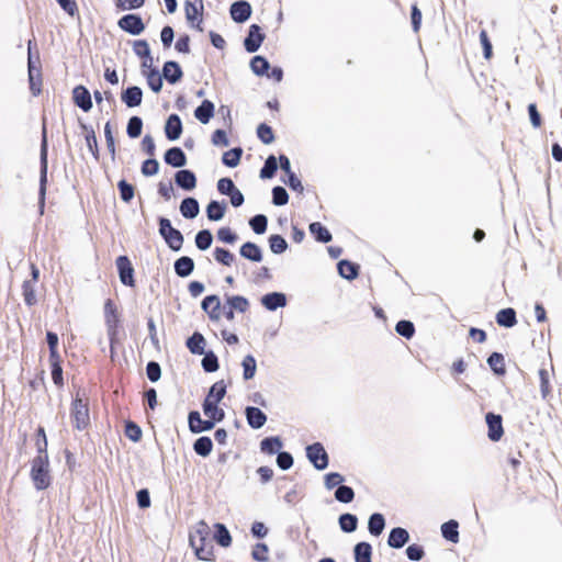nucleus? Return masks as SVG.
Instances as JSON below:
<instances>
[{"instance_id": "1", "label": "nucleus", "mask_w": 562, "mask_h": 562, "mask_svg": "<svg viewBox=\"0 0 562 562\" xmlns=\"http://www.w3.org/2000/svg\"><path fill=\"white\" fill-rule=\"evenodd\" d=\"M189 543L199 560L211 561L213 559L214 547L211 529L205 521L200 520L192 527L189 533Z\"/></svg>"}, {"instance_id": "2", "label": "nucleus", "mask_w": 562, "mask_h": 562, "mask_svg": "<svg viewBox=\"0 0 562 562\" xmlns=\"http://www.w3.org/2000/svg\"><path fill=\"white\" fill-rule=\"evenodd\" d=\"M31 477L35 487L40 491L50 485L48 454L41 447L38 448V456L32 463Z\"/></svg>"}, {"instance_id": "3", "label": "nucleus", "mask_w": 562, "mask_h": 562, "mask_svg": "<svg viewBox=\"0 0 562 562\" xmlns=\"http://www.w3.org/2000/svg\"><path fill=\"white\" fill-rule=\"evenodd\" d=\"M204 5L202 0H186L184 12L186 19L191 27L202 32Z\"/></svg>"}, {"instance_id": "4", "label": "nucleus", "mask_w": 562, "mask_h": 562, "mask_svg": "<svg viewBox=\"0 0 562 562\" xmlns=\"http://www.w3.org/2000/svg\"><path fill=\"white\" fill-rule=\"evenodd\" d=\"M104 319L110 341L113 344L117 336L120 314L111 300H106L104 303Z\"/></svg>"}, {"instance_id": "5", "label": "nucleus", "mask_w": 562, "mask_h": 562, "mask_svg": "<svg viewBox=\"0 0 562 562\" xmlns=\"http://www.w3.org/2000/svg\"><path fill=\"white\" fill-rule=\"evenodd\" d=\"M159 232L165 238L166 243L173 250H179L183 243L181 233L171 226V223L167 218H161L159 223Z\"/></svg>"}, {"instance_id": "6", "label": "nucleus", "mask_w": 562, "mask_h": 562, "mask_svg": "<svg viewBox=\"0 0 562 562\" xmlns=\"http://www.w3.org/2000/svg\"><path fill=\"white\" fill-rule=\"evenodd\" d=\"M71 416L77 429L87 428L90 423L88 404L81 398H76L72 404Z\"/></svg>"}, {"instance_id": "7", "label": "nucleus", "mask_w": 562, "mask_h": 562, "mask_svg": "<svg viewBox=\"0 0 562 562\" xmlns=\"http://www.w3.org/2000/svg\"><path fill=\"white\" fill-rule=\"evenodd\" d=\"M306 456L308 460L317 470H324L328 465V456L324 447L316 442L306 448Z\"/></svg>"}, {"instance_id": "8", "label": "nucleus", "mask_w": 562, "mask_h": 562, "mask_svg": "<svg viewBox=\"0 0 562 562\" xmlns=\"http://www.w3.org/2000/svg\"><path fill=\"white\" fill-rule=\"evenodd\" d=\"M485 422L487 424V437L490 440L496 442L501 440L504 435V428L502 423V416L493 413H487L485 416Z\"/></svg>"}, {"instance_id": "9", "label": "nucleus", "mask_w": 562, "mask_h": 562, "mask_svg": "<svg viewBox=\"0 0 562 562\" xmlns=\"http://www.w3.org/2000/svg\"><path fill=\"white\" fill-rule=\"evenodd\" d=\"M116 267L120 274V280L123 284L133 286L134 285V269L130 259L126 256H120L116 259Z\"/></svg>"}, {"instance_id": "10", "label": "nucleus", "mask_w": 562, "mask_h": 562, "mask_svg": "<svg viewBox=\"0 0 562 562\" xmlns=\"http://www.w3.org/2000/svg\"><path fill=\"white\" fill-rule=\"evenodd\" d=\"M119 25L122 30H124L131 34H134V35L142 33L144 30V23H143L142 19L134 14H128V15L123 16L119 21Z\"/></svg>"}, {"instance_id": "11", "label": "nucleus", "mask_w": 562, "mask_h": 562, "mask_svg": "<svg viewBox=\"0 0 562 562\" xmlns=\"http://www.w3.org/2000/svg\"><path fill=\"white\" fill-rule=\"evenodd\" d=\"M214 420L207 418L203 420L199 412H191L189 414V428L192 432H202L211 430L214 427Z\"/></svg>"}, {"instance_id": "12", "label": "nucleus", "mask_w": 562, "mask_h": 562, "mask_svg": "<svg viewBox=\"0 0 562 562\" xmlns=\"http://www.w3.org/2000/svg\"><path fill=\"white\" fill-rule=\"evenodd\" d=\"M251 7L247 1L234 2L231 7V15L235 22L243 23L249 19Z\"/></svg>"}, {"instance_id": "13", "label": "nucleus", "mask_w": 562, "mask_h": 562, "mask_svg": "<svg viewBox=\"0 0 562 562\" xmlns=\"http://www.w3.org/2000/svg\"><path fill=\"white\" fill-rule=\"evenodd\" d=\"M165 133L169 140H177L182 133V123L177 114H171L166 122Z\"/></svg>"}, {"instance_id": "14", "label": "nucleus", "mask_w": 562, "mask_h": 562, "mask_svg": "<svg viewBox=\"0 0 562 562\" xmlns=\"http://www.w3.org/2000/svg\"><path fill=\"white\" fill-rule=\"evenodd\" d=\"M261 304L269 311H276L286 305V296L280 292H272L261 297Z\"/></svg>"}, {"instance_id": "15", "label": "nucleus", "mask_w": 562, "mask_h": 562, "mask_svg": "<svg viewBox=\"0 0 562 562\" xmlns=\"http://www.w3.org/2000/svg\"><path fill=\"white\" fill-rule=\"evenodd\" d=\"M31 41H29V80L30 89L34 95L41 92L40 70L35 68L31 56Z\"/></svg>"}, {"instance_id": "16", "label": "nucleus", "mask_w": 562, "mask_h": 562, "mask_svg": "<svg viewBox=\"0 0 562 562\" xmlns=\"http://www.w3.org/2000/svg\"><path fill=\"white\" fill-rule=\"evenodd\" d=\"M72 98L75 103L85 112H88L92 108L90 92L85 87H76L72 91Z\"/></svg>"}, {"instance_id": "17", "label": "nucleus", "mask_w": 562, "mask_h": 562, "mask_svg": "<svg viewBox=\"0 0 562 562\" xmlns=\"http://www.w3.org/2000/svg\"><path fill=\"white\" fill-rule=\"evenodd\" d=\"M262 41L263 35L260 32V27L256 24H252L249 29V34L245 40V48L248 52L254 53L260 47Z\"/></svg>"}, {"instance_id": "18", "label": "nucleus", "mask_w": 562, "mask_h": 562, "mask_svg": "<svg viewBox=\"0 0 562 562\" xmlns=\"http://www.w3.org/2000/svg\"><path fill=\"white\" fill-rule=\"evenodd\" d=\"M218 403L216 401H212L210 398H205L203 403V413L206 418H210L214 422H221L225 414L222 408L218 407Z\"/></svg>"}, {"instance_id": "19", "label": "nucleus", "mask_w": 562, "mask_h": 562, "mask_svg": "<svg viewBox=\"0 0 562 562\" xmlns=\"http://www.w3.org/2000/svg\"><path fill=\"white\" fill-rule=\"evenodd\" d=\"M214 111V103L209 100H204L202 104L195 109L194 116L200 123L207 124L213 117Z\"/></svg>"}, {"instance_id": "20", "label": "nucleus", "mask_w": 562, "mask_h": 562, "mask_svg": "<svg viewBox=\"0 0 562 562\" xmlns=\"http://www.w3.org/2000/svg\"><path fill=\"white\" fill-rule=\"evenodd\" d=\"M246 418L249 426L255 429L261 428L267 422V416L261 409L250 406L246 408Z\"/></svg>"}, {"instance_id": "21", "label": "nucleus", "mask_w": 562, "mask_h": 562, "mask_svg": "<svg viewBox=\"0 0 562 562\" xmlns=\"http://www.w3.org/2000/svg\"><path fill=\"white\" fill-rule=\"evenodd\" d=\"M221 302L216 295L206 296L202 302V308L209 314L212 319L218 321Z\"/></svg>"}, {"instance_id": "22", "label": "nucleus", "mask_w": 562, "mask_h": 562, "mask_svg": "<svg viewBox=\"0 0 562 562\" xmlns=\"http://www.w3.org/2000/svg\"><path fill=\"white\" fill-rule=\"evenodd\" d=\"M176 183L184 190H192L196 186V179L192 171L180 170L176 173Z\"/></svg>"}, {"instance_id": "23", "label": "nucleus", "mask_w": 562, "mask_h": 562, "mask_svg": "<svg viewBox=\"0 0 562 562\" xmlns=\"http://www.w3.org/2000/svg\"><path fill=\"white\" fill-rule=\"evenodd\" d=\"M165 161L172 167H182L187 164V158L180 148L173 147L166 151Z\"/></svg>"}, {"instance_id": "24", "label": "nucleus", "mask_w": 562, "mask_h": 562, "mask_svg": "<svg viewBox=\"0 0 562 562\" xmlns=\"http://www.w3.org/2000/svg\"><path fill=\"white\" fill-rule=\"evenodd\" d=\"M143 92L138 87H131L122 94L123 102L128 108L137 106L142 103Z\"/></svg>"}, {"instance_id": "25", "label": "nucleus", "mask_w": 562, "mask_h": 562, "mask_svg": "<svg viewBox=\"0 0 562 562\" xmlns=\"http://www.w3.org/2000/svg\"><path fill=\"white\" fill-rule=\"evenodd\" d=\"M408 532L403 528H394L390 532L387 543L392 548H402L408 541Z\"/></svg>"}, {"instance_id": "26", "label": "nucleus", "mask_w": 562, "mask_h": 562, "mask_svg": "<svg viewBox=\"0 0 562 562\" xmlns=\"http://www.w3.org/2000/svg\"><path fill=\"white\" fill-rule=\"evenodd\" d=\"M199 203L193 198H187L181 202L180 212L187 218H194L199 214Z\"/></svg>"}, {"instance_id": "27", "label": "nucleus", "mask_w": 562, "mask_h": 562, "mask_svg": "<svg viewBox=\"0 0 562 562\" xmlns=\"http://www.w3.org/2000/svg\"><path fill=\"white\" fill-rule=\"evenodd\" d=\"M226 306L233 311L244 313L248 310L249 302L246 297H244L241 295H227L226 296Z\"/></svg>"}, {"instance_id": "28", "label": "nucleus", "mask_w": 562, "mask_h": 562, "mask_svg": "<svg viewBox=\"0 0 562 562\" xmlns=\"http://www.w3.org/2000/svg\"><path fill=\"white\" fill-rule=\"evenodd\" d=\"M240 255L255 262H259L262 259L260 248L252 243H245L240 248Z\"/></svg>"}, {"instance_id": "29", "label": "nucleus", "mask_w": 562, "mask_h": 562, "mask_svg": "<svg viewBox=\"0 0 562 562\" xmlns=\"http://www.w3.org/2000/svg\"><path fill=\"white\" fill-rule=\"evenodd\" d=\"M458 522L456 520H450L448 522L442 524L441 532L443 538L447 540L457 543L459 541V531H458Z\"/></svg>"}, {"instance_id": "30", "label": "nucleus", "mask_w": 562, "mask_h": 562, "mask_svg": "<svg viewBox=\"0 0 562 562\" xmlns=\"http://www.w3.org/2000/svg\"><path fill=\"white\" fill-rule=\"evenodd\" d=\"M498 325L504 327H513L516 324V313L513 308L501 310L496 315Z\"/></svg>"}, {"instance_id": "31", "label": "nucleus", "mask_w": 562, "mask_h": 562, "mask_svg": "<svg viewBox=\"0 0 562 562\" xmlns=\"http://www.w3.org/2000/svg\"><path fill=\"white\" fill-rule=\"evenodd\" d=\"M225 209V204L217 201L210 202L206 207L207 218L210 221H221L224 217Z\"/></svg>"}, {"instance_id": "32", "label": "nucleus", "mask_w": 562, "mask_h": 562, "mask_svg": "<svg viewBox=\"0 0 562 562\" xmlns=\"http://www.w3.org/2000/svg\"><path fill=\"white\" fill-rule=\"evenodd\" d=\"M162 71L164 77L171 83L177 82L182 76L180 67L173 61L166 63Z\"/></svg>"}, {"instance_id": "33", "label": "nucleus", "mask_w": 562, "mask_h": 562, "mask_svg": "<svg viewBox=\"0 0 562 562\" xmlns=\"http://www.w3.org/2000/svg\"><path fill=\"white\" fill-rule=\"evenodd\" d=\"M193 268V260L189 257H181L175 263L176 273L180 277H188Z\"/></svg>"}, {"instance_id": "34", "label": "nucleus", "mask_w": 562, "mask_h": 562, "mask_svg": "<svg viewBox=\"0 0 562 562\" xmlns=\"http://www.w3.org/2000/svg\"><path fill=\"white\" fill-rule=\"evenodd\" d=\"M187 346L192 353L202 355L204 353L205 339L201 334L195 333L188 339Z\"/></svg>"}, {"instance_id": "35", "label": "nucleus", "mask_w": 562, "mask_h": 562, "mask_svg": "<svg viewBox=\"0 0 562 562\" xmlns=\"http://www.w3.org/2000/svg\"><path fill=\"white\" fill-rule=\"evenodd\" d=\"M371 546L367 542H360L355 547L356 562H371Z\"/></svg>"}, {"instance_id": "36", "label": "nucleus", "mask_w": 562, "mask_h": 562, "mask_svg": "<svg viewBox=\"0 0 562 562\" xmlns=\"http://www.w3.org/2000/svg\"><path fill=\"white\" fill-rule=\"evenodd\" d=\"M310 232L318 241L328 243L331 239V234L329 231L318 222L312 223L310 225Z\"/></svg>"}, {"instance_id": "37", "label": "nucleus", "mask_w": 562, "mask_h": 562, "mask_svg": "<svg viewBox=\"0 0 562 562\" xmlns=\"http://www.w3.org/2000/svg\"><path fill=\"white\" fill-rule=\"evenodd\" d=\"M282 447V442L279 437H270L266 438L260 443V449L262 452L268 454H274Z\"/></svg>"}, {"instance_id": "38", "label": "nucleus", "mask_w": 562, "mask_h": 562, "mask_svg": "<svg viewBox=\"0 0 562 562\" xmlns=\"http://www.w3.org/2000/svg\"><path fill=\"white\" fill-rule=\"evenodd\" d=\"M250 68L257 76H265L269 70V63L262 56H255L250 61Z\"/></svg>"}, {"instance_id": "39", "label": "nucleus", "mask_w": 562, "mask_h": 562, "mask_svg": "<svg viewBox=\"0 0 562 562\" xmlns=\"http://www.w3.org/2000/svg\"><path fill=\"white\" fill-rule=\"evenodd\" d=\"M339 274L348 280H352L358 276V267L347 260H341L338 263Z\"/></svg>"}, {"instance_id": "40", "label": "nucleus", "mask_w": 562, "mask_h": 562, "mask_svg": "<svg viewBox=\"0 0 562 562\" xmlns=\"http://www.w3.org/2000/svg\"><path fill=\"white\" fill-rule=\"evenodd\" d=\"M216 535L215 540L224 548H227L232 543V537L227 528L223 524H215Z\"/></svg>"}, {"instance_id": "41", "label": "nucleus", "mask_w": 562, "mask_h": 562, "mask_svg": "<svg viewBox=\"0 0 562 562\" xmlns=\"http://www.w3.org/2000/svg\"><path fill=\"white\" fill-rule=\"evenodd\" d=\"M385 522L381 514H373L368 524V528L371 535L379 536L384 529Z\"/></svg>"}, {"instance_id": "42", "label": "nucleus", "mask_w": 562, "mask_h": 562, "mask_svg": "<svg viewBox=\"0 0 562 562\" xmlns=\"http://www.w3.org/2000/svg\"><path fill=\"white\" fill-rule=\"evenodd\" d=\"M42 176H41V202L42 205L44 204V195H45V182H46V171H47V148H46V139L44 138L43 146H42Z\"/></svg>"}, {"instance_id": "43", "label": "nucleus", "mask_w": 562, "mask_h": 562, "mask_svg": "<svg viewBox=\"0 0 562 562\" xmlns=\"http://www.w3.org/2000/svg\"><path fill=\"white\" fill-rule=\"evenodd\" d=\"M213 443L209 437H201L193 445L194 451L202 457H207L211 453Z\"/></svg>"}, {"instance_id": "44", "label": "nucleus", "mask_w": 562, "mask_h": 562, "mask_svg": "<svg viewBox=\"0 0 562 562\" xmlns=\"http://www.w3.org/2000/svg\"><path fill=\"white\" fill-rule=\"evenodd\" d=\"M241 366L244 369V372H243L244 379L245 380L252 379L255 376L256 370H257V364H256L255 358L251 355L246 356L243 359Z\"/></svg>"}, {"instance_id": "45", "label": "nucleus", "mask_w": 562, "mask_h": 562, "mask_svg": "<svg viewBox=\"0 0 562 562\" xmlns=\"http://www.w3.org/2000/svg\"><path fill=\"white\" fill-rule=\"evenodd\" d=\"M144 76L147 78L148 86L154 92H159L162 87V79L156 70H144Z\"/></svg>"}, {"instance_id": "46", "label": "nucleus", "mask_w": 562, "mask_h": 562, "mask_svg": "<svg viewBox=\"0 0 562 562\" xmlns=\"http://www.w3.org/2000/svg\"><path fill=\"white\" fill-rule=\"evenodd\" d=\"M226 394V384L224 381H218L212 385L209 391L207 398L216 402H221Z\"/></svg>"}, {"instance_id": "47", "label": "nucleus", "mask_w": 562, "mask_h": 562, "mask_svg": "<svg viewBox=\"0 0 562 562\" xmlns=\"http://www.w3.org/2000/svg\"><path fill=\"white\" fill-rule=\"evenodd\" d=\"M487 363L491 369L497 374L505 373L504 357L501 353L494 352L487 359Z\"/></svg>"}, {"instance_id": "48", "label": "nucleus", "mask_w": 562, "mask_h": 562, "mask_svg": "<svg viewBox=\"0 0 562 562\" xmlns=\"http://www.w3.org/2000/svg\"><path fill=\"white\" fill-rule=\"evenodd\" d=\"M358 519L355 515L344 514L339 517V526L345 532H352L356 530Z\"/></svg>"}, {"instance_id": "49", "label": "nucleus", "mask_w": 562, "mask_h": 562, "mask_svg": "<svg viewBox=\"0 0 562 562\" xmlns=\"http://www.w3.org/2000/svg\"><path fill=\"white\" fill-rule=\"evenodd\" d=\"M278 168V162L274 156H270L267 158L263 168L260 171V177L263 179H270L273 177L276 170Z\"/></svg>"}, {"instance_id": "50", "label": "nucleus", "mask_w": 562, "mask_h": 562, "mask_svg": "<svg viewBox=\"0 0 562 562\" xmlns=\"http://www.w3.org/2000/svg\"><path fill=\"white\" fill-rule=\"evenodd\" d=\"M269 244L273 254H282L288 247L285 239L280 235L270 236Z\"/></svg>"}, {"instance_id": "51", "label": "nucleus", "mask_w": 562, "mask_h": 562, "mask_svg": "<svg viewBox=\"0 0 562 562\" xmlns=\"http://www.w3.org/2000/svg\"><path fill=\"white\" fill-rule=\"evenodd\" d=\"M241 149L234 148L223 155V162L228 167H236L240 161Z\"/></svg>"}, {"instance_id": "52", "label": "nucleus", "mask_w": 562, "mask_h": 562, "mask_svg": "<svg viewBox=\"0 0 562 562\" xmlns=\"http://www.w3.org/2000/svg\"><path fill=\"white\" fill-rule=\"evenodd\" d=\"M213 237L212 234L209 231H201L198 233L195 237V245L199 249L205 250L207 249L212 244Z\"/></svg>"}, {"instance_id": "53", "label": "nucleus", "mask_w": 562, "mask_h": 562, "mask_svg": "<svg viewBox=\"0 0 562 562\" xmlns=\"http://www.w3.org/2000/svg\"><path fill=\"white\" fill-rule=\"evenodd\" d=\"M143 122L139 117L133 116L130 119L127 124V134L132 138H136L140 135Z\"/></svg>"}, {"instance_id": "54", "label": "nucleus", "mask_w": 562, "mask_h": 562, "mask_svg": "<svg viewBox=\"0 0 562 562\" xmlns=\"http://www.w3.org/2000/svg\"><path fill=\"white\" fill-rule=\"evenodd\" d=\"M23 296L24 301L27 305H34L36 303V294L34 283L31 281H25L23 283Z\"/></svg>"}, {"instance_id": "55", "label": "nucleus", "mask_w": 562, "mask_h": 562, "mask_svg": "<svg viewBox=\"0 0 562 562\" xmlns=\"http://www.w3.org/2000/svg\"><path fill=\"white\" fill-rule=\"evenodd\" d=\"M353 491L349 486H338V488L335 492V497L337 501L341 503H350L353 499Z\"/></svg>"}, {"instance_id": "56", "label": "nucleus", "mask_w": 562, "mask_h": 562, "mask_svg": "<svg viewBox=\"0 0 562 562\" xmlns=\"http://www.w3.org/2000/svg\"><path fill=\"white\" fill-rule=\"evenodd\" d=\"M52 367V379L58 386L63 385V369L60 366V358L49 360Z\"/></svg>"}, {"instance_id": "57", "label": "nucleus", "mask_w": 562, "mask_h": 562, "mask_svg": "<svg viewBox=\"0 0 562 562\" xmlns=\"http://www.w3.org/2000/svg\"><path fill=\"white\" fill-rule=\"evenodd\" d=\"M395 329H396L397 334H400L401 336H403L405 338H412L415 333L413 323L408 322V321H400L396 324Z\"/></svg>"}, {"instance_id": "58", "label": "nucleus", "mask_w": 562, "mask_h": 562, "mask_svg": "<svg viewBox=\"0 0 562 562\" xmlns=\"http://www.w3.org/2000/svg\"><path fill=\"white\" fill-rule=\"evenodd\" d=\"M46 337H47V344L49 346V360H56L57 358H60V356L57 351V345H58L57 335L52 331H48Z\"/></svg>"}, {"instance_id": "59", "label": "nucleus", "mask_w": 562, "mask_h": 562, "mask_svg": "<svg viewBox=\"0 0 562 562\" xmlns=\"http://www.w3.org/2000/svg\"><path fill=\"white\" fill-rule=\"evenodd\" d=\"M251 228L257 234H263L267 228V217L265 215H256L249 222Z\"/></svg>"}, {"instance_id": "60", "label": "nucleus", "mask_w": 562, "mask_h": 562, "mask_svg": "<svg viewBox=\"0 0 562 562\" xmlns=\"http://www.w3.org/2000/svg\"><path fill=\"white\" fill-rule=\"evenodd\" d=\"M214 257L218 262L225 266H231L234 261V255L223 248H216L214 250Z\"/></svg>"}, {"instance_id": "61", "label": "nucleus", "mask_w": 562, "mask_h": 562, "mask_svg": "<svg viewBox=\"0 0 562 562\" xmlns=\"http://www.w3.org/2000/svg\"><path fill=\"white\" fill-rule=\"evenodd\" d=\"M252 558L258 562L268 561V547L265 543H257L251 552Z\"/></svg>"}, {"instance_id": "62", "label": "nucleus", "mask_w": 562, "mask_h": 562, "mask_svg": "<svg viewBox=\"0 0 562 562\" xmlns=\"http://www.w3.org/2000/svg\"><path fill=\"white\" fill-rule=\"evenodd\" d=\"M202 367L206 372H214L218 369L217 358L214 353H206L202 359Z\"/></svg>"}, {"instance_id": "63", "label": "nucleus", "mask_w": 562, "mask_h": 562, "mask_svg": "<svg viewBox=\"0 0 562 562\" xmlns=\"http://www.w3.org/2000/svg\"><path fill=\"white\" fill-rule=\"evenodd\" d=\"M217 238L227 244H234L237 239L236 234L228 227H222L217 232Z\"/></svg>"}, {"instance_id": "64", "label": "nucleus", "mask_w": 562, "mask_h": 562, "mask_svg": "<svg viewBox=\"0 0 562 562\" xmlns=\"http://www.w3.org/2000/svg\"><path fill=\"white\" fill-rule=\"evenodd\" d=\"M119 189L121 198L124 202H130L134 196V189L126 181L122 180L119 182Z\"/></svg>"}]
</instances>
